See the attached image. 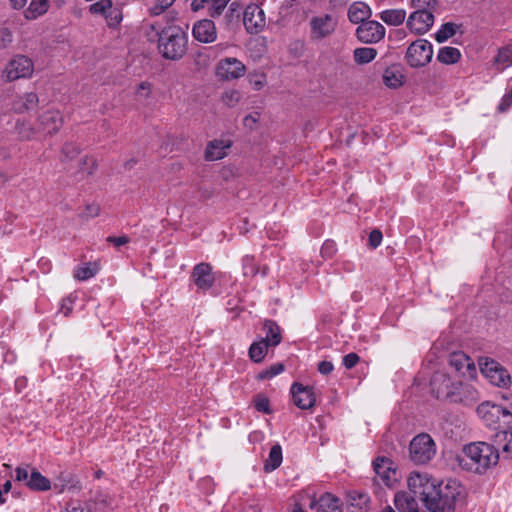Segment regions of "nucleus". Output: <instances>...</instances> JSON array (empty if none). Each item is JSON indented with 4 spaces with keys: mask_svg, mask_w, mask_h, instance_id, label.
<instances>
[{
    "mask_svg": "<svg viewBox=\"0 0 512 512\" xmlns=\"http://www.w3.org/2000/svg\"><path fill=\"white\" fill-rule=\"evenodd\" d=\"M478 364L482 375L492 385L500 388H508L510 386V373L500 363L490 358H480Z\"/></svg>",
    "mask_w": 512,
    "mask_h": 512,
    "instance_id": "nucleus-7",
    "label": "nucleus"
},
{
    "mask_svg": "<svg viewBox=\"0 0 512 512\" xmlns=\"http://www.w3.org/2000/svg\"><path fill=\"white\" fill-rule=\"evenodd\" d=\"M305 498L309 508L316 512H342L340 500L330 493L323 494L318 500L311 496H305Z\"/></svg>",
    "mask_w": 512,
    "mask_h": 512,
    "instance_id": "nucleus-22",
    "label": "nucleus"
},
{
    "mask_svg": "<svg viewBox=\"0 0 512 512\" xmlns=\"http://www.w3.org/2000/svg\"><path fill=\"white\" fill-rule=\"evenodd\" d=\"M39 104V97L35 92H26L17 96L12 103V109L16 113H26L34 110Z\"/></svg>",
    "mask_w": 512,
    "mask_h": 512,
    "instance_id": "nucleus-26",
    "label": "nucleus"
},
{
    "mask_svg": "<svg viewBox=\"0 0 512 512\" xmlns=\"http://www.w3.org/2000/svg\"><path fill=\"white\" fill-rule=\"evenodd\" d=\"M436 453V445L430 435L422 433L415 436L410 443V456L413 462L425 464Z\"/></svg>",
    "mask_w": 512,
    "mask_h": 512,
    "instance_id": "nucleus-8",
    "label": "nucleus"
},
{
    "mask_svg": "<svg viewBox=\"0 0 512 512\" xmlns=\"http://www.w3.org/2000/svg\"><path fill=\"white\" fill-rule=\"evenodd\" d=\"M15 472L16 480L24 482L31 490L47 491L51 488L49 479L36 469H30L29 466L17 467Z\"/></svg>",
    "mask_w": 512,
    "mask_h": 512,
    "instance_id": "nucleus-13",
    "label": "nucleus"
},
{
    "mask_svg": "<svg viewBox=\"0 0 512 512\" xmlns=\"http://www.w3.org/2000/svg\"><path fill=\"white\" fill-rule=\"evenodd\" d=\"M373 468L375 471V481L379 485L393 487L400 478L396 465L389 458L378 457L373 462Z\"/></svg>",
    "mask_w": 512,
    "mask_h": 512,
    "instance_id": "nucleus-11",
    "label": "nucleus"
},
{
    "mask_svg": "<svg viewBox=\"0 0 512 512\" xmlns=\"http://www.w3.org/2000/svg\"><path fill=\"white\" fill-rule=\"evenodd\" d=\"M437 482V480L432 479L427 473L414 471L407 479V486L409 491L415 496H421V499L425 504L426 499L434 489Z\"/></svg>",
    "mask_w": 512,
    "mask_h": 512,
    "instance_id": "nucleus-12",
    "label": "nucleus"
},
{
    "mask_svg": "<svg viewBox=\"0 0 512 512\" xmlns=\"http://www.w3.org/2000/svg\"><path fill=\"white\" fill-rule=\"evenodd\" d=\"M372 15L371 8L362 1L353 2L348 8V19L353 24H362Z\"/></svg>",
    "mask_w": 512,
    "mask_h": 512,
    "instance_id": "nucleus-27",
    "label": "nucleus"
},
{
    "mask_svg": "<svg viewBox=\"0 0 512 512\" xmlns=\"http://www.w3.org/2000/svg\"><path fill=\"white\" fill-rule=\"evenodd\" d=\"M450 395V402L463 403L466 405L473 404L480 398L479 391L473 384L459 380H456V385Z\"/></svg>",
    "mask_w": 512,
    "mask_h": 512,
    "instance_id": "nucleus-21",
    "label": "nucleus"
},
{
    "mask_svg": "<svg viewBox=\"0 0 512 512\" xmlns=\"http://www.w3.org/2000/svg\"><path fill=\"white\" fill-rule=\"evenodd\" d=\"M80 153V147L75 143H66L62 148V154L66 159L72 160Z\"/></svg>",
    "mask_w": 512,
    "mask_h": 512,
    "instance_id": "nucleus-49",
    "label": "nucleus"
},
{
    "mask_svg": "<svg viewBox=\"0 0 512 512\" xmlns=\"http://www.w3.org/2000/svg\"><path fill=\"white\" fill-rule=\"evenodd\" d=\"M499 449L484 441L471 442L462 447L455 460L463 470L483 474L498 463Z\"/></svg>",
    "mask_w": 512,
    "mask_h": 512,
    "instance_id": "nucleus-2",
    "label": "nucleus"
},
{
    "mask_svg": "<svg viewBox=\"0 0 512 512\" xmlns=\"http://www.w3.org/2000/svg\"><path fill=\"white\" fill-rule=\"evenodd\" d=\"M61 512H89V511L85 510L79 502H71V503L67 504L65 509H63Z\"/></svg>",
    "mask_w": 512,
    "mask_h": 512,
    "instance_id": "nucleus-60",
    "label": "nucleus"
},
{
    "mask_svg": "<svg viewBox=\"0 0 512 512\" xmlns=\"http://www.w3.org/2000/svg\"><path fill=\"white\" fill-rule=\"evenodd\" d=\"M308 35L312 42L319 43L330 38L338 26L337 17L329 13H318L308 19Z\"/></svg>",
    "mask_w": 512,
    "mask_h": 512,
    "instance_id": "nucleus-6",
    "label": "nucleus"
},
{
    "mask_svg": "<svg viewBox=\"0 0 512 512\" xmlns=\"http://www.w3.org/2000/svg\"><path fill=\"white\" fill-rule=\"evenodd\" d=\"M248 81L251 87L256 91L263 89L267 83L265 74L259 72L250 73Z\"/></svg>",
    "mask_w": 512,
    "mask_h": 512,
    "instance_id": "nucleus-42",
    "label": "nucleus"
},
{
    "mask_svg": "<svg viewBox=\"0 0 512 512\" xmlns=\"http://www.w3.org/2000/svg\"><path fill=\"white\" fill-rule=\"evenodd\" d=\"M269 346L266 340L263 339L253 342L249 348L250 359L256 363H260L265 358Z\"/></svg>",
    "mask_w": 512,
    "mask_h": 512,
    "instance_id": "nucleus-37",
    "label": "nucleus"
},
{
    "mask_svg": "<svg viewBox=\"0 0 512 512\" xmlns=\"http://www.w3.org/2000/svg\"><path fill=\"white\" fill-rule=\"evenodd\" d=\"M208 3L209 0H190V9L193 12H198L204 9Z\"/></svg>",
    "mask_w": 512,
    "mask_h": 512,
    "instance_id": "nucleus-59",
    "label": "nucleus"
},
{
    "mask_svg": "<svg viewBox=\"0 0 512 512\" xmlns=\"http://www.w3.org/2000/svg\"><path fill=\"white\" fill-rule=\"evenodd\" d=\"M458 26L452 22L443 24L435 33V39L438 43H443L449 38L453 37L457 31Z\"/></svg>",
    "mask_w": 512,
    "mask_h": 512,
    "instance_id": "nucleus-40",
    "label": "nucleus"
},
{
    "mask_svg": "<svg viewBox=\"0 0 512 512\" xmlns=\"http://www.w3.org/2000/svg\"><path fill=\"white\" fill-rule=\"evenodd\" d=\"M336 252V245L333 241H326L321 248L323 258H331Z\"/></svg>",
    "mask_w": 512,
    "mask_h": 512,
    "instance_id": "nucleus-54",
    "label": "nucleus"
},
{
    "mask_svg": "<svg viewBox=\"0 0 512 512\" xmlns=\"http://www.w3.org/2000/svg\"><path fill=\"white\" fill-rule=\"evenodd\" d=\"M334 369V366L332 364V362L330 361H321L319 364H318V371L323 374V375H328L330 374Z\"/></svg>",
    "mask_w": 512,
    "mask_h": 512,
    "instance_id": "nucleus-58",
    "label": "nucleus"
},
{
    "mask_svg": "<svg viewBox=\"0 0 512 512\" xmlns=\"http://www.w3.org/2000/svg\"><path fill=\"white\" fill-rule=\"evenodd\" d=\"M377 50L372 47H359L354 49L353 58L359 65H364L372 62L377 57Z\"/></svg>",
    "mask_w": 512,
    "mask_h": 512,
    "instance_id": "nucleus-34",
    "label": "nucleus"
},
{
    "mask_svg": "<svg viewBox=\"0 0 512 512\" xmlns=\"http://www.w3.org/2000/svg\"><path fill=\"white\" fill-rule=\"evenodd\" d=\"M74 297L72 295L64 298L61 303L60 312L64 314V316H69L73 310Z\"/></svg>",
    "mask_w": 512,
    "mask_h": 512,
    "instance_id": "nucleus-53",
    "label": "nucleus"
},
{
    "mask_svg": "<svg viewBox=\"0 0 512 512\" xmlns=\"http://www.w3.org/2000/svg\"><path fill=\"white\" fill-rule=\"evenodd\" d=\"M461 58L459 49L455 47L445 46L439 49L437 60L443 64L451 65L457 63Z\"/></svg>",
    "mask_w": 512,
    "mask_h": 512,
    "instance_id": "nucleus-32",
    "label": "nucleus"
},
{
    "mask_svg": "<svg viewBox=\"0 0 512 512\" xmlns=\"http://www.w3.org/2000/svg\"><path fill=\"white\" fill-rule=\"evenodd\" d=\"M282 448L279 444L272 446L268 459L265 462L264 469L267 472L274 471L282 463Z\"/></svg>",
    "mask_w": 512,
    "mask_h": 512,
    "instance_id": "nucleus-38",
    "label": "nucleus"
},
{
    "mask_svg": "<svg viewBox=\"0 0 512 512\" xmlns=\"http://www.w3.org/2000/svg\"><path fill=\"white\" fill-rule=\"evenodd\" d=\"M378 17L389 26H399L406 19V11L404 9H386L379 13Z\"/></svg>",
    "mask_w": 512,
    "mask_h": 512,
    "instance_id": "nucleus-31",
    "label": "nucleus"
},
{
    "mask_svg": "<svg viewBox=\"0 0 512 512\" xmlns=\"http://www.w3.org/2000/svg\"><path fill=\"white\" fill-rule=\"evenodd\" d=\"M9 1H10L11 7L15 10L23 9L27 4V0H9Z\"/></svg>",
    "mask_w": 512,
    "mask_h": 512,
    "instance_id": "nucleus-62",
    "label": "nucleus"
},
{
    "mask_svg": "<svg viewBox=\"0 0 512 512\" xmlns=\"http://www.w3.org/2000/svg\"><path fill=\"white\" fill-rule=\"evenodd\" d=\"M16 389L21 392V390L26 386V380L25 379H17L15 381Z\"/></svg>",
    "mask_w": 512,
    "mask_h": 512,
    "instance_id": "nucleus-64",
    "label": "nucleus"
},
{
    "mask_svg": "<svg viewBox=\"0 0 512 512\" xmlns=\"http://www.w3.org/2000/svg\"><path fill=\"white\" fill-rule=\"evenodd\" d=\"M108 242L112 243L116 247H120L122 245H125L129 242V238L126 236H110L108 237Z\"/></svg>",
    "mask_w": 512,
    "mask_h": 512,
    "instance_id": "nucleus-61",
    "label": "nucleus"
},
{
    "mask_svg": "<svg viewBox=\"0 0 512 512\" xmlns=\"http://www.w3.org/2000/svg\"><path fill=\"white\" fill-rule=\"evenodd\" d=\"M435 0H411V6L416 10L407 18L408 29L417 35H423L430 30L434 23V15L430 7Z\"/></svg>",
    "mask_w": 512,
    "mask_h": 512,
    "instance_id": "nucleus-5",
    "label": "nucleus"
},
{
    "mask_svg": "<svg viewBox=\"0 0 512 512\" xmlns=\"http://www.w3.org/2000/svg\"><path fill=\"white\" fill-rule=\"evenodd\" d=\"M161 8H167L171 6L175 0H156Z\"/></svg>",
    "mask_w": 512,
    "mask_h": 512,
    "instance_id": "nucleus-63",
    "label": "nucleus"
},
{
    "mask_svg": "<svg viewBox=\"0 0 512 512\" xmlns=\"http://www.w3.org/2000/svg\"><path fill=\"white\" fill-rule=\"evenodd\" d=\"M255 408L257 411L269 414L270 413V403L268 398L264 396H258L254 401Z\"/></svg>",
    "mask_w": 512,
    "mask_h": 512,
    "instance_id": "nucleus-52",
    "label": "nucleus"
},
{
    "mask_svg": "<svg viewBox=\"0 0 512 512\" xmlns=\"http://www.w3.org/2000/svg\"><path fill=\"white\" fill-rule=\"evenodd\" d=\"M191 278L198 290L207 292L212 288L216 274L209 263L202 262L194 266Z\"/></svg>",
    "mask_w": 512,
    "mask_h": 512,
    "instance_id": "nucleus-20",
    "label": "nucleus"
},
{
    "mask_svg": "<svg viewBox=\"0 0 512 512\" xmlns=\"http://www.w3.org/2000/svg\"><path fill=\"white\" fill-rule=\"evenodd\" d=\"M243 23L247 32L259 33L266 25L264 10L257 4L248 5L244 11Z\"/></svg>",
    "mask_w": 512,
    "mask_h": 512,
    "instance_id": "nucleus-19",
    "label": "nucleus"
},
{
    "mask_svg": "<svg viewBox=\"0 0 512 512\" xmlns=\"http://www.w3.org/2000/svg\"><path fill=\"white\" fill-rule=\"evenodd\" d=\"M449 363L457 372L462 374H465L464 369H466L469 376H473L476 372L474 363L462 352L453 353L450 357Z\"/></svg>",
    "mask_w": 512,
    "mask_h": 512,
    "instance_id": "nucleus-29",
    "label": "nucleus"
},
{
    "mask_svg": "<svg viewBox=\"0 0 512 512\" xmlns=\"http://www.w3.org/2000/svg\"><path fill=\"white\" fill-rule=\"evenodd\" d=\"M100 214V206L96 203L87 204L84 210L79 214L83 220L95 218Z\"/></svg>",
    "mask_w": 512,
    "mask_h": 512,
    "instance_id": "nucleus-47",
    "label": "nucleus"
},
{
    "mask_svg": "<svg viewBox=\"0 0 512 512\" xmlns=\"http://www.w3.org/2000/svg\"><path fill=\"white\" fill-rule=\"evenodd\" d=\"M384 26L375 20H367L356 29V36L359 41L366 44L378 43L385 36Z\"/></svg>",
    "mask_w": 512,
    "mask_h": 512,
    "instance_id": "nucleus-17",
    "label": "nucleus"
},
{
    "mask_svg": "<svg viewBox=\"0 0 512 512\" xmlns=\"http://www.w3.org/2000/svg\"><path fill=\"white\" fill-rule=\"evenodd\" d=\"M230 1L231 0H211L209 7L210 17L217 18L221 16Z\"/></svg>",
    "mask_w": 512,
    "mask_h": 512,
    "instance_id": "nucleus-43",
    "label": "nucleus"
},
{
    "mask_svg": "<svg viewBox=\"0 0 512 512\" xmlns=\"http://www.w3.org/2000/svg\"><path fill=\"white\" fill-rule=\"evenodd\" d=\"M97 160L93 156H85L81 160V170L87 175H91L97 169Z\"/></svg>",
    "mask_w": 512,
    "mask_h": 512,
    "instance_id": "nucleus-45",
    "label": "nucleus"
},
{
    "mask_svg": "<svg viewBox=\"0 0 512 512\" xmlns=\"http://www.w3.org/2000/svg\"><path fill=\"white\" fill-rule=\"evenodd\" d=\"M34 71V65L30 58L24 55H16L5 65L2 77L8 81H16L20 78H30Z\"/></svg>",
    "mask_w": 512,
    "mask_h": 512,
    "instance_id": "nucleus-9",
    "label": "nucleus"
},
{
    "mask_svg": "<svg viewBox=\"0 0 512 512\" xmlns=\"http://www.w3.org/2000/svg\"><path fill=\"white\" fill-rule=\"evenodd\" d=\"M264 329L266 331V336L262 339L266 340L270 346H277L282 339L280 327L274 321L267 320L264 323Z\"/></svg>",
    "mask_w": 512,
    "mask_h": 512,
    "instance_id": "nucleus-35",
    "label": "nucleus"
},
{
    "mask_svg": "<svg viewBox=\"0 0 512 512\" xmlns=\"http://www.w3.org/2000/svg\"><path fill=\"white\" fill-rule=\"evenodd\" d=\"M359 362V356L356 353H349L343 357V365L351 369Z\"/></svg>",
    "mask_w": 512,
    "mask_h": 512,
    "instance_id": "nucleus-56",
    "label": "nucleus"
},
{
    "mask_svg": "<svg viewBox=\"0 0 512 512\" xmlns=\"http://www.w3.org/2000/svg\"><path fill=\"white\" fill-rule=\"evenodd\" d=\"M259 121L260 113L252 112L244 117L243 125L249 130H255L258 127Z\"/></svg>",
    "mask_w": 512,
    "mask_h": 512,
    "instance_id": "nucleus-48",
    "label": "nucleus"
},
{
    "mask_svg": "<svg viewBox=\"0 0 512 512\" xmlns=\"http://www.w3.org/2000/svg\"><path fill=\"white\" fill-rule=\"evenodd\" d=\"M50 7V0H31L24 11V17L27 20H35L46 14Z\"/></svg>",
    "mask_w": 512,
    "mask_h": 512,
    "instance_id": "nucleus-30",
    "label": "nucleus"
},
{
    "mask_svg": "<svg viewBox=\"0 0 512 512\" xmlns=\"http://www.w3.org/2000/svg\"><path fill=\"white\" fill-rule=\"evenodd\" d=\"M382 80L388 88H398L403 83V75L400 70L394 67L385 69L382 75Z\"/></svg>",
    "mask_w": 512,
    "mask_h": 512,
    "instance_id": "nucleus-33",
    "label": "nucleus"
},
{
    "mask_svg": "<svg viewBox=\"0 0 512 512\" xmlns=\"http://www.w3.org/2000/svg\"><path fill=\"white\" fill-rule=\"evenodd\" d=\"M483 423L495 430V444L502 448L507 456H512V412L499 404L484 401L476 409Z\"/></svg>",
    "mask_w": 512,
    "mask_h": 512,
    "instance_id": "nucleus-1",
    "label": "nucleus"
},
{
    "mask_svg": "<svg viewBox=\"0 0 512 512\" xmlns=\"http://www.w3.org/2000/svg\"><path fill=\"white\" fill-rule=\"evenodd\" d=\"M305 496L309 495L306 493H301L297 496L293 512H305L303 507L308 506V501L306 500Z\"/></svg>",
    "mask_w": 512,
    "mask_h": 512,
    "instance_id": "nucleus-55",
    "label": "nucleus"
},
{
    "mask_svg": "<svg viewBox=\"0 0 512 512\" xmlns=\"http://www.w3.org/2000/svg\"><path fill=\"white\" fill-rule=\"evenodd\" d=\"M63 124V118L59 110L49 108L40 113L36 119V125L41 135H52L59 131Z\"/></svg>",
    "mask_w": 512,
    "mask_h": 512,
    "instance_id": "nucleus-16",
    "label": "nucleus"
},
{
    "mask_svg": "<svg viewBox=\"0 0 512 512\" xmlns=\"http://www.w3.org/2000/svg\"><path fill=\"white\" fill-rule=\"evenodd\" d=\"M13 41V34L8 28H0V49L7 48Z\"/></svg>",
    "mask_w": 512,
    "mask_h": 512,
    "instance_id": "nucleus-51",
    "label": "nucleus"
},
{
    "mask_svg": "<svg viewBox=\"0 0 512 512\" xmlns=\"http://www.w3.org/2000/svg\"><path fill=\"white\" fill-rule=\"evenodd\" d=\"M291 393L293 402L298 408L305 410L314 406L316 399L312 388L294 383L291 387Z\"/></svg>",
    "mask_w": 512,
    "mask_h": 512,
    "instance_id": "nucleus-24",
    "label": "nucleus"
},
{
    "mask_svg": "<svg viewBox=\"0 0 512 512\" xmlns=\"http://www.w3.org/2000/svg\"><path fill=\"white\" fill-rule=\"evenodd\" d=\"M493 66L498 71H503L512 66V49L509 47L499 49L494 59Z\"/></svg>",
    "mask_w": 512,
    "mask_h": 512,
    "instance_id": "nucleus-36",
    "label": "nucleus"
},
{
    "mask_svg": "<svg viewBox=\"0 0 512 512\" xmlns=\"http://www.w3.org/2000/svg\"><path fill=\"white\" fill-rule=\"evenodd\" d=\"M90 12L102 15L109 28H117L123 20L122 10L114 6L111 0H99L90 6Z\"/></svg>",
    "mask_w": 512,
    "mask_h": 512,
    "instance_id": "nucleus-14",
    "label": "nucleus"
},
{
    "mask_svg": "<svg viewBox=\"0 0 512 512\" xmlns=\"http://www.w3.org/2000/svg\"><path fill=\"white\" fill-rule=\"evenodd\" d=\"M285 367L282 363H275L268 367L267 369L261 371L258 374V379H272L273 377L281 374L284 371Z\"/></svg>",
    "mask_w": 512,
    "mask_h": 512,
    "instance_id": "nucleus-41",
    "label": "nucleus"
},
{
    "mask_svg": "<svg viewBox=\"0 0 512 512\" xmlns=\"http://www.w3.org/2000/svg\"><path fill=\"white\" fill-rule=\"evenodd\" d=\"M245 65L237 58L228 57L220 60L216 66V76L222 80H234L245 74Z\"/></svg>",
    "mask_w": 512,
    "mask_h": 512,
    "instance_id": "nucleus-18",
    "label": "nucleus"
},
{
    "mask_svg": "<svg viewBox=\"0 0 512 512\" xmlns=\"http://www.w3.org/2000/svg\"><path fill=\"white\" fill-rule=\"evenodd\" d=\"M464 498L465 488L457 480L438 481L424 506L430 512H455Z\"/></svg>",
    "mask_w": 512,
    "mask_h": 512,
    "instance_id": "nucleus-3",
    "label": "nucleus"
},
{
    "mask_svg": "<svg viewBox=\"0 0 512 512\" xmlns=\"http://www.w3.org/2000/svg\"><path fill=\"white\" fill-rule=\"evenodd\" d=\"M136 97L139 101H146L151 96V84L149 82H141L136 90H135Z\"/></svg>",
    "mask_w": 512,
    "mask_h": 512,
    "instance_id": "nucleus-46",
    "label": "nucleus"
},
{
    "mask_svg": "<svg viewBox=\"0 0 512 512\" xmlns=\"http://www.w3.org/2000/svg\"><path fill=\"white\" fill-rule=\"evenodd\" d=\"M232 142L229 139H215L207 144L205 158L208 161H216L227 155Z\"/></svg>",
    "mask_w": 512,
    "mask_h": 512,
    "instance_id": "nucleus-25",
    "label": "nucleus"
},
{
    "mask_svg": "<svg viewBox=\"0 0 512 512\" xmlns=\"http://www.w3.org/2000/svg\"><path fill=\"white\" fill-rule=\"evenodd\" d=\"M15 133L21 141L33 140L40 136L36 122L33 124L26 119L16 121Z\"/></svg>",
    "mask_w": 512,
    "mask_h": 512,
    "instance_id": "nucleus-28",
    "label": "nucleus"
},
{
    "mask_svg": "<svg viewBox=\"0 0 512 512\" xmlns=\"http://www.w3.org/2000/svg\"><path fill=\"white\" fill-rule=\"evenodd\" d=\"M433 56V46L426 39H418L407 48L406 61L411 67H423Z\"/></svg>",
    "mask_w": 512,
    "mask_h": 512,
    "instance_id": "nucleus-10",
    "label": "nucleus"
},
{
    "mask_svg": "<svg viewBox=\"0 0 512 512\" xmlns=\"http://www.w3.org/2000/svg\"><path fill=\"white\" fill-rule=\"evenodd\" d=\"M382 241V233L379 230H373L369 235V244L372 248H377Z\"/></svg>",
    "mask_w": 512,
    "mask_h": 512,
    "instance_id": "nucleus-57",
    "label": "nucleus"
},
{
    "mask_svg": "<svg viewBox=\"0 0 512 512\" xmlns=\"http://www.w3.org/2000/svg\"><path fill=\"white\" fill-rule=\"evenodd\" d=\"M99 270L97 263H85L74 270V277L77 280L85 281L94 277Z\"/></svg>",
    "mask_w": 512,
    "mask_h": 512,
    "instance_id": "nucleus-39",
    "label": "nucleus"
},
{
    "mask_svg": "<svg viewBox=\"0 0 512 512\" xmlns=\"http://www.w3.org/2000/svg\"><path fill=\"white\" fill-rule=\"evenodd\" d=\"M456 385V379L445 371H436L430 380L431 393L438 399L449 400Z\"/></svg>",
    "mask_w": 512,
    "mask_h": 512,
    "instance_id": "nucleus-15",
    "label": "nucleus"
},
{
    "mask_svg": "<svg viewBox=\"0 0 512 512\" xmlns=\"http://www.w3.org/2000/svg\"><path fill=\"white\" fill-rule=\"evenodd\" d=\"M242 268H243V275L246 277L255 276L258 273V268L256 267L254 258L249 255H246L243 257Z\"/></svg>",
    "mask_w": 512,
    "mask_h": 512,
    "instance_id": "nucleus-44",
    "label": "nucleus"
},
{
    "mask_svg": "<svg viewBox=\"0 0 512 512\" xmlns=\"http://www.w3.org/2000/svg\"><path fill=\"white\" fill-rule=\"evenodd\" d=\"M159 51L170 60H178L187 50V34L179 26H168L159 34Z\"/></svg>",
    "mask_w": 512,
    "mask_h": 512,
    "instance_id": "nucleus-4",
    "label": "nucleus"
},
{
    "mask_svg": "<svg viewBox=\"0 0 512 512\" xmlns=\"http://www.w3.org/2000/svg\"><path fill=\"white\" fill-rule=\"evenodd\" d=\"M241 94L237 90H228L223 94V102L228 106H234L239 102Z\"/></svg>",
    "mask_w": 512,
    "mask_h": 512,
    "instance_id": "nucleus-50",
    "label": "nucleus"
},
{
    "mask_svg": "<svg viewBox=\"0 0 512 512\" xmlns=\"http://www.w3.org/2000/svg\"><path fill=\"white\" fill-rule=\"evenodd\" d=\"M192 34L201 43H212L217 39L216 26L211 19H202L195 22Z\"/></svg>",
    "mask_w": 512,
    "mask_h": 512,
    "instance_id": "nucleus-23",
    "label": "nucleus"
}]
</instances>
